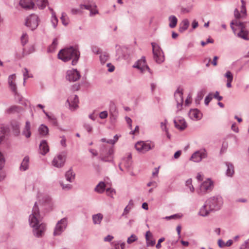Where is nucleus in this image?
Listing matches in <instances>:
<instances>
[{
    "label": "nucleus",
    "instance_id": "obj_1",
    "mask_svg": "<svg viewBox=\"0 0 249 249\" xmlns=\"http://www.w3.org/2000/svg\"><path fill=\"white\" fill-rule=\"evenodd\" d=\"M40 220L39 209L35 203L33 208L32 213L30 215L29 222L30 225L35 228L34 233L37 237L42 236L46 229V226L44 224L41 223L38 225Z\"/></svg>",
    "mask_w": 249,
    "mask_h": 249
},
{
    "label": "nucleus",
    "instance_id": "obj_2",
    "mask_svg": "<svg viewBox=\"0 0 249 249\" xmlns=\"http://www.w3.org/2000/svg\"><path fill=\"white\" fill-rule=\"evenodd\" d=\"M58 56L60 59L64 62L72 59V65H75L79 59L80 53L76 47H71L61 50Z\"/></svg>",
    "mask_w": 249,
    "mask_h": 249
},
{
    "label": "nucleus",
    "instance_id": "obj_3",
    "mask_svg": "<svg viewBox=\"0 0 249 249\" xmlns=\"http://www.w3.org/2000/svg\"><path fill=\"white\" fill-rule=\"evenodd\" d=\"M240 17H236L234 20H232L231 23V28L233 30H236L235 26L240 30V31L238 33V36L244 39H249V32L246 30V24L242 22L240 19Z\"/></svg>",
    "mask_w": 249,
    "mask_h": 249
},
{
    "label": "nucleus",
    "instance_id": "obj_4",
    "mask_svg": "<svg viewBox=\"0 0 249 249\" xmlns=\"http://www.w3.org/2000/svg\"><path fill=\"white\" fill-rule=\"evenodd\" d=\"M72 15L89 14L94 15L98 14L96 6L92 7L91 5L81 4L78 8H72L71 10Z\"/></svg>",
    "mask_w": 249,
    "mask_h": 249
},
{
    "label": "nucleus",
    "instance_id": "obj_5",
    "mask_svg": "<svg viewBox=\"0 0 249 249\" xmlns=\"http://www.w3.org/2000/svg\"><path fill=\"white\" fill-rule=\"evenodd\" d=\"M206 203L211 211L219 210L222 205L223 202L221 197H212L208 199Z\"/></svg>",
    "mask_w": 249,
    "mask_h": 249
},
{
    "label": "nucleus",
    "instance_id": "obj_6",
    "mask_svg": "<svg viewBox=\"0 0 249 249\" xmlns=\"http://www.w3.org/2000/svg\"><path fill=\"white\" fill-rule=\"evenodd\" d=\"M155 146L153 142H138L135 144L136 150L142 153H145L149 150L154 148Z\"/></svg>",
    "mask_w": 249,
    "mask_h": 249
},
{
    "label": "nucleus",
    "instance_id": "obj_7",
    "mask_svg": "<svg viewBox=\"0 0 249 249\" xmlns=\"http://www.w3.org/2000/svg\"><path fill=\"white\" fill-rule=\"evenodd\" d=\"M152 47L154 58L155 61L158 63L162 62L164 60L163 52L159 46L154 45L153 43H152Z\"/></svg>",
    "mask_w": 249,
    "mask_h": 249
},
{
    "label": "nucleus",
    "instance_id": "obj_8",
    "mask_svg": "<svg viewBox=\"0 0 249 249\" xmlns=\"http://www.w3.org/2000/svg\"><path fill=\"white\" fill-rule=\"evenodd\" d=\"M213 187V182L210 179H207L204 181L200 185L197 192L200 194H203L207 192L212 190Z\"/></svg>",
    "mask_w": 249,
    "mask_h": 249
},
{
    "label": "nucleus",
    "instance_id": "obj_9",
    "mask_svg": "<svg viewBox=\"0 0 249 249\" xmlns=\"http://www.w3.org/2000/svg\"><path fill=\"white\" fill-rule=\"evenodd\" d=\"M66 159V154L64 153L60 154L55 157L52 161V164L57 168L63 166Z\"/></svg>",
    "mask_w": 249,
    "mask_h": 249
},
{
    "label": "nucleus",
    "instance_id": "obj_10",
    "mask_svg": "<svg viewBox=\"0 0 249 249\" xmlns=\"http://www.w3.org/2000/svg\"><path fill=\"white\" fill-rule=\"evenodd\" d=\"M67 225V219L63 218L59 221L54 229L53 235L54 236L59 235L65 229Z\"/></svg>",
    "mask_w": 249,
    "mask_h": 249
},
{
    "label": "nucleus",
    "instance_id": "obj_11",
    "mask_svg": "<svg viewBox=\"0 0 249 249\" xmlns=\"http://www.w3.org/2000/svg\"><path fill=\"white\" fill-rule=\"evenodd\" d=\"M25 25L32 30L36 29L38 25V17H28L26 19Z\"/></svg>",
    "mask_w": 249,
    "mask_h": 249
},
{
    "label": "nucleus",
    "instance_id": "obj_12",
    "mask_svg": "<svg viewBox=\"0 0 249 249\" xmlns=\"http://www.w3.org/2000/svg\"><path fill=\"white\" fill-rule=\"evenodd\" d=\"M35 1L36 0H20L19 5L26 10L35 9L36 8Z\"/></svg>",
    "mask_w": 249,
    "mask_h": 249
},
{
    "label": "nucleus",
    "instance_id": "obj_13",
    "mask_svg": "<svg viewBox=\"0 0 249 249\" xmlns=\"http://www.w3.org/2000/svg\"><path fill=\"white\" fill-rule=\"evenodd\" d=\"M206 157V152L205 150H200L195 152L191 156L190 160L195 162H199Z\"/></svg>",
    "mask_w": 249,
    "mask_h": 249
},
{
    "label": "nucleus",
    "instance_id": "obj_14",
    "mask_svg": "<svg viewBox=\"0 0 249 249\" xmlns=\"http://www.w3.org/2000/svg\"><path fill=\"white\" fill-rule=\"evenodd\" d=\"M135 67L138 69L142 73H143L146 71H149L150 69L146 64V61L144 57H142L141 59L137 61L136 65Z\"/></svg>",
    "mask_w": 249,
    "mask_h": 249
},
{
    "label": "nucleus",
    "instance_id": "obj_15",
    "mask_svg": "<svg viewBox=\"0 0 249 249\" xmlns=\"http://www.w3.org/2000/svg\"><path fill=\"white\" fill-rule=\"evenodd\" d=\"M182 89H178L175 93V98L177 103V108L180 110L183 103Z\"/></svg>",
    "mask_w": 249,
    "mask_h": 249
},
{
    "label": "nucleus",
    "instance_id": "obj_16",
    "mask_svg": "<svg viewBox=\"0 0 249 249\" xmlns=\"http://www.w3.org/2000/svg\"><path fill=\"white\" fill-rule=\"evenodd\" d=\"M131 155L129 154L126 158L122 160L119 164V168L121 170L123 171L124 169H128L131 165Z\"/></svg>",
    "mask_w": 249,
    "mask_h": 249
},
{
    "label": "nucleus",
    "instance_id": "obj_17",
    "mask_svg": "<svg viewBox=\"0 0 249 249\" xmlns=\"http://www.w3.org/2000/svg\"><path fill=\"white\" fill-rule=\"evenodd\" d=\"M80 75L76 70H71L67 71V79L70 81H75L79 79Z\"/></svg>",
    "mask_w": 249,
    "mask_h": 249
},
{
    "label": "nucleus",
    "instance_id": "obj_18",
    "mask_svg": "<svg viewBox=\"0 0 249 249\" xmlns=\"http://www.w3.org/2000/svg\"><path fill=\"white\" fill-rule=\"evenodd\" d=\"M175 127L180 130H184L187 126V124L184 120L181 117H177L174 120Z\"/></svg>",
    "mask_w": 249,
    "mask_h": 249
},
{
    "label": "nucleus",
    "instance_id": "obj_19",
    "mask_svg": "<svg viewBox=\"0 0 249 249\" xmlns=\"http://www.w3.org/2000/svg\"><path fill=\"white\" fill-rule=\"evenodd\" d=\"M67 102L69 103L71 109H74L78 107V99L76 95H72L70 96L67 100Z\"/></svg>",
    "mask_w": 249,
    "mask_h": 249
},
{
    "label": "nucleus",
    "instance_id": "obj_20",
    "mask_svg": "<svg viewBox=\"0 0 249 249\" xmlns=\"http://www.w3.org/2000/svg\"><path fill=\"white\" fill-rule=\"evenodd\" d=\"M189 116L192 119L198 120L201 118L202 114L198 109H194L190 110Z\"/></svg>",
    "mask_w": 249,
    "mask_h": 249
},
{
    "label": "nucleus",
    "instance_id": "obj_21",
    "mask_svg": "<svg viewBox=\"0 0 249 249\" xmlns=\"http://www.w3.org/2000/svg\"><path fill=\"white\" fill-rule=\"evenodd\" d=\"M22 134L27 138L30 137L31 135V123L29 121L26 122L25 125L22 130Z\"/></svg>",
    "mask_w": 249,
    "mask_h": 249
},
{
    "label": "nucleus",
    "instance_id": "obj_22",
    "mask_svg": "<svg viewBox=\"0 0 249 249\" xmlns=\"http://www.w3.org/2000/svg\"><path fill=\"white\" fill-rule=\"evenodd\" d=\"M15 79L16 75L12 74L9 76L8 80L9 87L14 92H16L17 91L16 85L15 83Z\"/></svg>",
    "mask_w": 249,
    "mask_h": 249
},
{
    "label": "nucleus",
    "instance_id": "obj_23",
    "mask_svg": "<svg viewBox=\"0 0 249 249\" xmlns=\"http://www.w3.org/2000/svg\"><path fill=\"white\" fill-rule=\"evenodd\" d=\"M39 150L42 155H45L49 151V147L47 142L45 140L42 141L39 145Z\"/></svg>",
    "mask_w": 249,
    "mask_h": 249
},
{
    "label": "nucleus",
    "instance_id": "obj_24",
    "mask_svg": "<svg viewBox=\"0 0 249 249\" xmlns=\"http://www.w3.org/2000/svg\"><path fill=\"white\" fill-rule=\"evenodd\" d=\"M145 238L148 246H153L155 244V240L153 239L152 234L150 231L146 232Z\"/></svg>",
    "mask_w": 249,
    "mask_h": 249
},
{
    "label": "nucleus",
    "instance_id": "obj_25",
    "mask_svg": "<svg viewBox=\"0 0 249 249\" xmlns=\"http://www.w3.org/2000/svg\"><path fill=\"white\" fill-rule=\"evenodd\" d=\"M29 162V158L27 156L25 157L23 160L20 167V170L25 171L28 168Z\"/></svg>",
    "mask_w": 249,
    "mask_h": 249
},
{
    "label": "nucleus",
    "instance_id": "obj_26",
    "mask_svg": "<svg viewBox=\"0 0 249 249\" xmlns=\"http://www.w3.org/2000/svg\"><path fill=\"white\" fill-rule=\"evenodd\" d=\"M189 25V21L187 19L183 20L179 24V31L181 33L187 30Z\"/></svg>",
    "mask_w": 249,
    "mask_h": 249
},
{
    "label": "nucleus",
    "instance_id": "obj_27",
    "mask_svg": "<svg viewBox=\"0 0 249 249\" xmlns=\"http://www.w3.org/2000/svg\"><path fill=\"white\" fill-rule=\"evenodd\" d=\"M103 218V215L101 213H98L92 215V220L94 224H100Z\"/></svg>",
    "mask_w": 249,
    "mask_h": 249
},
{
    "label": "nucleus",
    "instance_id": "obj_28",
    "mask_svg": "<svg viewBox=\"0 0 249 249\" xmlns=\"http://www.w3.org/2000/svg\"><path fill=\"white\" fill-rule=\"evenodd\" d=\"M210 212H211V211L209 210V207H208V205L205 202V205L200 209L199 214L200 215L204 216L207 215Z\"/></svg>",
    "mask_w": 249,
    "mask_h": 249
},
{
    "label": "nucleus",
    "instance_id": "obj_29",
    "mask_svg": "<svg viewBox=\"0 0 249 249\" xmlns=\"http://www.w3.org/2000/svg\"><path fill=\"white\" fill-rule=\"evenodd\" d=\"M241 1L242 3V5L241 7V10H240L241 13H239L238 10L237 9H236L234 11V16H240L241 14H243V15H245L246 14V8H245V2H244V1L243 0H241Z\"/></svg>",
    "mask_w": 249,
    "mask_h": 249
},
{
    "label": "nucleus",
    "instance_id": "obj_30",
    "mask_svg": "<svg viewBox=\"0 0 249 249\" xmlns=\"http://www.w3.org/2000/svg\"><path fill=\"white\" fill-rule=\"evenodd\" d=\"M36 6L40 9H43L48 4V0H36Z\"/></svg>",
    "mask_w": 249,
    "mask_h": 249
},
{
    "label": "nucleus",
    "instance_id": "obj_31",
    "mask_svg": "<svg viewBox=\"0 0 249 249\" xmlns=\"http://www.w3.org/2000/svg\"><path fill=\"white\" fill-rule=\"evenodd\" d=\"M106 186L104 182H100L95 187V191L98 193H102L104 191Z\"/></svg>",
    "mask_w": 249,
    "mask_h": 249
},
{
    "label": "nucleus",
    "instance_id": "obj_32",
    "mask_svg": "<svg viewBox=\"0 0 249 249\" xmlns=\"http://www.w3.org/2000/svg\"><path fill=\"white\" fill-rule=\"evenodd\" d=\"M65 176L68 181L72 182L74 178L75 174L73 172L72 170L70 169L67 172Z\"/></svg>",
    "mask_w": 249,
    "mask_h": 249
},
{
    "label": "nucleus",
    "instance_id": "obj_33",
    "mask_svg": "<svg viewBox=\"0 0 249 249\" xmlns=\"http://www.w3.org/2000/svg\"><path fill=\"white\" fill-rule=\"evenodd\" d=\"M232 244V241L231 240H229L226 242H225L224 241L222 240H219L218 241V246L220 248H224L226 247H229L231 246Z\"/></svg>",
    "mask_w": 249,
    "mask_h": 249
},
{
    "label": "nucleus",
    "instance_id": "obj_34",
    "mask_svg": "<svg viewBox=\"0 0 249 249\" xmlns=\"http://www.w3.org/2000/svg\"><path fill=\"white\" fill-rule=\"evenodd\" d=\"M38 131L41 135L45 136L48 133V128L46 126L42 124L39 127Z\"/></svg>",
    "mask_w": 249,
    "mask_h": 249
},
{
    "label": "nucleus",
    "instance_id": "obj_35",
    "mask_svg": "<svg viewBox=\"0 0 249 249\" xmlns=\"http://www.w3.org/2000/svg\"><path fill=\"white\" fill-rule=\"evenodd\" d=\"M228 169L227 170V175L229 177H231L234 173V167L232 164L230 163H227Z\"/></svg>",
    "mask_w": 249,
    "mask_h": 249
},
{
    "label": "nucleus",
    "instance_id": "obj_36",
    "mask_svg": "<svg viewBox=\"0 0 249 249\" xmlns=\"http://www.w3.org/2000/svg\"><path fill=\"white\" fill-rule=\"evenodd\" d=\"M169 26L170 28H173L176 27L177 22L178 19L176 17H170L169 18Z\"/></svg>",
    "mask_w": 249,
    "mask_h": 249
},
{
    "label": "nucleus",
    "instance_id": "obj_37",
    "mask_svg": "<svg viewBox=\"0 0 249 249\" xmlns=\"http://www.w3.org/2000/svg\"><path fill=\"white\" fill-rule=\"evenodd\" d=\"M108 58V55L106 52L101 53L100 56V59L102 63L104 64L107 60Z\"/></svg>",
    "mask_w": 249,
    "mask_h": 249
},
{
    "label": "nucleus",
    "instance_id": "obj_38",
    "mask_svg": "<svg viewBox=\"0 0 249 249\" xmlns=\"http://www.w3.org/2000/svg\"><path fill=\"white\" fill-rule=\"evenodd\" d=\"M167 121L166 120H164V122H162L160 123V127H161V128L163 130H165L167 137L168 138H170V136L169 135L168 131L167 129Z\"/></svg>",
    "mask_w": 249,
    "mask_h": 249
},
{
    "label": "nucleus",
    "instance_id": "obj_39",
    "mask_svg": "<svg viewBox=\"0 0 249 249\" xmlns=\"http://www.w3.org/2000/svg\"><path fill=\"white\" fill-rule=\"evenodd\" d=\"M186 186L187 187L189 190L192 193L194 192L195 189L192 185V180L191 178L188 179L186 181Z\"/></svg>",
    "mask_w": 249,
    "mask_h": 249
},
{
    "label": "nucleus",
    "instance_id": "obj_40",
    "mask_svg": "<svg viewBox=\"0 0 249 249\" xmlns=\"http://www.w3.org/2000/svg\"><path fill=\"white\" fill-rule=\"evenodd\" d=\"M206 92V91L205 89H202L197 94V97L196 99V102L199 103V101L202 100Z\"/></svg>",
    "mask_w": 249,
    "mask_h": 249
},
{
    "label": "nucleus",
    "instance_id": "obj_41",
    "mask_svg": "<svg viewBox=\"0 0 249 249\" xmlns=\"http://www.w3.org/2000/svg\"><path fill=\"white\" fill-rule=\"evenodd\" d=\"M138 239V238L136 235L134 234H132L131 235L130 237H128L127 240V243L128 244H131L133 243L134 242L137 241Z\"/></svg>",
    "mask_w": 249,
    "mask_h": 249
},
{
    "label": "nucleus",
    "instance_id": "obj_42",
    "mask_svg": "<svg viewBox=\"0 0 249 249\" xmlns=\"http://www.w3.org/2000/svg\"><path fill=\"white\" fill-rule=\"evenodd\" d=\"M106 193L107 196L113 197V196L115 194V191L112 188H108L106 189Z\"/></svg>",
    "mask_w": 249,
    "mask_h": 249
},
{
    "label": "nucleus",
    "instance_id": "obj_43",
    "mask_svg": "<svg viewBox=\"0 0 249 249\" xmlns=\"http://www.w3.org/2000/svg\"><path fill=\"white\" fill-rule=\"evenodd\" d=\"M28 40V36L26 33H23L21 37V43L23 45L26 43Z\"/></svg>",
    "mask_w": 249,
    "mask_h": 249
},
{
    "label": "nucleus",
    "instance_id": "obj_44",
    "mask_svg": "<svg viewBox=\"0 0 249 249\" xmlns=\"http://www.w3.org/2000/svg\"><path fill=\"white\" fill-rule=\"evenodd\" d=\"M225 77L227 78V81H232L233 80V75L231 71H228L226 72L225 74Z\"/></svg>",
    "mask_w": 249,
    "mask_h": 249
},
{
    "label": "nucleus",
    "instance_id": "obj_45",
    "mask_svg": "<svg viewBox=\"0 0 249 249\" xmlns=\"http://www.w3.org/2000/svg\"><path fill=\"white\" fill-rule=\"evenodd\" d=\"M213 98V94L210 93L208 96H206L205 99V104L206 105H208L210 102L212 100Z\"/></svg>",
    "mask_w": 249,
    "mask_h": 249
},
{
    "label": "nucleus",
    "instance_id": "obj_46",
    "mask_svg": "<svg viewBox=\"0 0 249 249\" xmlns=\"http://www.w3.org/2000/svg\"><path fill=\"white\" fill-rule=\"evenodd\" d=\"M5 133V129L2 127H0V143L2 141L4 137Z\"/></svg>",
    "mask_w": 249,
    "mask_h": 249
},
{
    "label": "nucleus",
    "instance_id": "obj_47",
    "mask_svg": "<svg viewBox=\"0 0 249 249\" xmlns=\"http://www.w3.org/2000/svg\"><path fill=\"white\" fill-rule=\"evenodd\" d=\"M60 19L61 20L62 23L64 25L66 26L68 24L69 21L68 17H61Z\"/></svg>",
    "mask_w": 249,
    "mask_h": 249
},
{
    "label": "nucleus",
    "instance_id": "obj_48",
    "mask_svg": "<svg viewBox=\"0 0 249 249\" xmlns=\"http://www.w3.org/2000/svg\"><path fill=\"white\" fill-rule=\"evenodd\" d=\"M23 72L24 76V83H25L26 79L28 78L29 77H31V76L28 75V71L26 68H25L24 69Z\"/></svg>",
    "mask_w": 249,
    "mask_h": 249
},
{
    "label": "nucleus",
    "instance_id": "obj_49",
    "mask_svg": "<svg viewBox=\"0 0 249 249\" xmlns=\"http://www.w3.org/2000/svg\"><path fill=\"white\" fill-rule=\"evenodd\" d=\"M51 22H52L53 27H55L57 24V22H58V19H57V17H52Z\"/></svg>",
    "mask_w": 249,
    "mask_h": 249
},
{
    "label": "nucleus",
    "instance_id": "obj_50",
    "mask_svg": "<svg viewBox=\"0 0 249 249\" xmlns=\"http://www.w3.org/2000/svg\"><path fill=\"white\" fill-rule=\"evenodd\" d=\"M35 50L34 47L33 46H31L30 47L29 50H27L26 48H24V53L25 54H30V53H33Z\"/></svg>",
    "mask_w": 249,
    "mask_h": 249
},
{
    "label": "nucleus",
    "instance_id": "obj_51",
    "mask_svg": "<svg viewBox=\"0 0 249 249\" xmlns=\"http://www.w3.org/2000/svg\"><path fill=\"white\" fill-rule=\"evenodd\" d=\"M119 137L118 135H116L114 137V140H109L107 141V143L114 144L118 140Z\"/></svg>",
    "mask_w": 249,
    "mask_h": 249
},
{
    "label": "nucleus",
    "instance_id": "obj_52",
    "mask_svg": "<svg viewBox=\"0 0 249 249\" xmlns=\"http://www.w3.org/2000/svg\"><path fill=\"white\" fill-rule=\"evenodd\" d=\"M108 113L107 111H104L101 112L99 114V117L101 119H105L107 117Z\"/></svg>",
    "mask_w": 249,
    "mask_h": 249
},
{
    "label": "nucleus",
    "instance_id": "obj_53",
    "mask_svg": "<svg viewBox=\"0 0 249 249\" xmlns=\"http://www.w3.org/2000/svg\"><path fill=\"white\" fill-rule=\"evenodd\" d=\"M191 10V7L189 8H181V11L182 14H186L188 13Z\"/></svg>",
    "mask_w": 249,
    "mask_h": 249
},
{
    "label": "nucleus",
    "instance_id": "obj_54",
    "mask_svg": "<svg viewBox=\"0 0 249 249\" xmlns=\"http://www.w3.org/2000/svg\"><path fill=\"white\" fill-rule=\"evenodd\" d=\"M181 217L179 214H174L170 216H166L165 218L167 220L171 219L179 218Z\"/></svg>",
    "mask_w": 249,
    "mask_h": 249
},
{
    "label": "nucleus",
    "instance_id": "obj_55",
    "mask_svg": "<svg viewBox=\"0 0 249 249\" xmlns=\"http://www.w3.org/2000/svg\"><path fill=\"white\" fill-rule=\"evenodd\" d=\"M4 160L2 154L0 152V169H1L4 164Z\"/></svg>",
    "mask_w": 249,
    "mask_h": 249
},
{
    "label": "nucleus",
    "instance_id": "obj_56",
    "mask_svg": "<svg viewBox=\"0 0 249 249\" xmlns=\"http://www.w3.org/2000/svg\"><path fill=\"white\" fill-rule=\"evenodd\" d=\"M16 111H17V107L15 106H13L8 108L6 110V112L8 113H10Z\"/></svg>",
    "mask_w": 249,
    "mask_h": 249
},
{
    "label": "nucleus",
    "instance_id": "obj_57",
    "mask_svg": "<svg viewBox=\"0 0 249 249\" xmlns=\"http://www.w3.org/2000/svg\"><path fill=\"white\" fill-rule=\"evenodd\" d=\"M240 249H249V240L244 244H243L241 246Z\"/></svg>",
    "mask_w": 249,
    "mask_h": 249
},
{
    "label": "nucleus",
    "instance_id": "obj_58",
    "mask_svg": "<svg viewBox=\"0 0 249 249\" xmlns=\"http://www.w3.org/2000/svg\"><path fill=\"white\" fill-rule=\"evenodd\" d=\"M125 121L127 124L129 125V126L130 128L132 127V120L128 117H126L125 118Z\"/></svg>",
    "mask_w": 249,
    "mask_h": 249
},
{
    "label": "nucleus",
    "instance_id": "obj_59",
    "mask_svg": "<svg viewBox=\"0 0 249 249\" xmlns=\"http://www.w3.org/2000/svg\"><path fill=\"white\" fill-rule=\"evenodd\" d=\"M164 240H165L164 238H161L159 240L158 244L156 245V248L157 249H160L161 247L160 244H161V243L163 242L164 241Z\"/></svg>",
    "mask_w": 249,
    "mask_h": 249
},
{
    "label": "nucleus",
    "instance_id": "obj_60",
    "mask_svg": "<svg viewBox=\"0 0 249 249\" xmlns=\"http://www.w3.org/2000/svg\"><path fill=\"white\" fill-rule=\"evenodd\" d=\"M84 127L86 128V129L87 130L88 132H91L92 127L89 124H85Z\"/></svg>",
    "mask_w": 249,
    "mask_h": 249
},
{
    "label": "nucleus",
    "instance_id": "obj_61",
    "mask_svg": "<svg viewBox=\"0 0 249 249\" xmlns=\"http://www.w3.org/2000/svg\"><path fill=\"white\" fill-rule=\"evenodd\" d=\"M213 96L215 98L217 99L218 101H221L222 99V97L219 95V92L217 91L214 93Z\"/></svg>",
    "mask_w": 249,
    "mask_h": 249
},
{
    "label": "nucleus",
    "instance_id": "obj_62",
    "mask_svg": "<svg viewBox=\"0 0 249 249\" xmlns=\"http://www.w3.org/2000/svg\"><path fill=\"white\" fill-rule=\"evenodd\" d=\"M107 66L108 67V71L109 72H112L114 71V67L111 65L110 64H107Z\"/></svg>",
    "mask_w": 249,
    "mask_h": 249
},
{
    "label": "nucleus",
    "instance_id": "obj_63",
    "mask_svg": "<svg viewBox=\"0 0 249 249\" xmlns=\"http://www.w3.org/2000/svg\"><path fill=\"white\" fill-rule=\"evenodd\" d=\"M113 238V237L111 235H107V237H105L104 241L106 242H109L111 241Z\"/></svg>",
    "mask_w": 249,
    "mask_h": 249
},
{
    "label": "nucleus",
    "instance_id": "obj_64",
    "mask_svg": "<svg viewBox=\"0 0 249 249\" xmlns=\"http://www.w3.org/2000/svg\"><path fill=\"white\" fill-rule=\"evenodd\" d=\"M130 209H131V208H130V207H129V206H128H128H127L125 208V209H124V213H123V215H125V214H127L129 213V210H130Z\"/></svg>",
    "mask_w": 249,
    "mask_h": 249
}]
</instances>
